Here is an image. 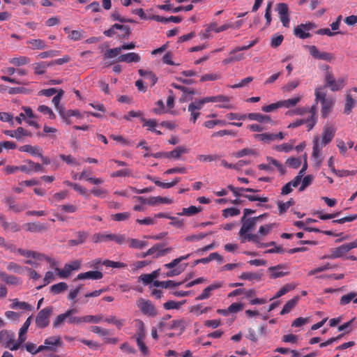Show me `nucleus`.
<instances>
[{
	"instance_id": "obj_18",
	"label": "nucleus",
	"mask_w": 357,
	"mask_h": 357,
	"mask_svg": "<svg viewBox=\"0 0 357 357\" xmlns=\"http://www.w3.org/2000/svg\"><path fill=\"white\" fill-rule=\"evenodd\" d=\"M44 344L54 348L55 350H50L54 352L57 351L58 347H62L63 346V342L59 336L49 337L45 340Z\"/></svg>"
},
{
	"instance_id": "obj_17",
	"label": "nucleus",
	"mask_w": 357,
	"mask_h": 357,
	"mask_svg": "<svg viewBox=\"0 0 357 357\" xmlns=\"http://www.w3.org/2000/svg\"><path fill=\"white\" fill-rule=\"evenodd\" d=\"M103 277V274L102 272L98 271H90L85 273H81L77 275V280H86V279H91V280H100Z\"/></svg>"
},
{
	"instance_id": "obj_10",
	"label": "nucleus",
	"mask_w": 357,
	"mask_h": 357,
	"mask_svg": "<svg viewBox=\"0 0 357 357\" xmlns=\"http://www.w3.org/2000/svg\"><path fill=\"white\" fill-rule=\"evenodd\" d=\"M254 138L257 140L269 144L273 141L282 140L284 138V134L282 132H279L277 134L265 132L256 134L254 135Z\"/></svg>"
},
{
	"instance_id": "obj_49",
	"label": "nucleus",
	"mask_w": 357,
	"mask_h": 357,
	"mask_svg": "<svg viewBox=\"0 0 357 357\" xmlns=\"http://www.w3.org/2000/svg\"><path fill=\"white\" fill-rule=\"evenodd\" d=\"M108 324H112L116 326L118 329H121V327L124 325L125 320L124 319H118L115 316H110L107 317L105 319Z\"/></svg>"
},
{
	"instance_id": "obj_5",
	"label": "nucleus",
	"mask_w": 357,
	"mask_h": 357,
	"mask_svg": "<svg viewBox=\"0 0 357 357\" xmlns=\"http://www.w3.org/2000/svg\"><path fill=\"white\" fill-rule=\"evenodd\" d=\"M116 30L123 31V34H118L119 39H128L131 33L130 27L128 25L119 24H113L110 29L105 30L103 33L107 37H112L116 33Z\"/></svg>"
},
{
	"instance_id": "obj_55",
	"label": "nucleus",
	"mask_w": 357,
	"mask_h": 357,
	"mask_svg": "<svg viewBox=\"0 0 357 357\" xmlns=\"http://www.w3.org/2000/svg\"><path fill=\"white\" fill-rule=\"evenodd\" d=\"M241 213L240 210L236 208L231 207L222 210V215L225 218L233 217L239 215Z\"/></svg>"
},
{
	"instance_id": "obj_36",
	"label": "nucleus",
	"mask_w": 357,
	"mask_h": 357,
	"mask_svg": "<svg viewBox=\"0 0 357 357\" xmlns=\"http://www.w3.org/2000/svg\"><path fill=\"white\" fill-rule=\"evenodd\" d=\"M0 279L8 284H18V278L14 275H8L5 272H3V271H0Z\"/></svg>"
},
{
	"instance_id": "obj_3",
	"label": "nucleus",
	"mask_w": 357,
	"mask_h": 357,
	"mask_svg": "<svg viewBox=\"0 0 357 357\" xmlns=\"http://www.w3.org/2000/svg\"><path fill=\"white\" fill-rule=\"evenodd\" d=\"M357 248V241L343 244L337 248L331 249V254L324 255L321 259H337L342 257L351 250Z\"/></svg>"
},
{
	"instance_id": "obj_54",
	"label": "nucleus",
	"mask_w": 357,
	"mask_h": 357,
	"mask_svg": "<svg viewBox=\"0 0 357 357\" xmlns=\"http://www.w3.org/2000/svg\"><path fill=\"white\" fill-rule=\"evenodd\" d=\"M294 201L293 200V199H290L288 202H278V209H279V212H280V214H282L284 212H285L291 206L294 205Z\"/></svg>"
},
{
	"instance_id": "obj_33",
	"label": "nucleus",
	"mask_w": 357,
	"mask_h": 357,
	"mask_svg": "<svg viewBox=\"0 0 357 357\" xmlns=\"http://www.w3.org/2000/svg\"><path fill=\"white\" fill-rule=\"evenodd\" d=\"M351 301H354V303H357V293L356 292H350L347 294L343 295L340 298V304L342 305H345L349 303Z\"/></svg>"
},
{
	"instance_id": "obj_27",
	"label": "nucleus",
	"mask_w": 357,
	"mask_h": 357,
	"mask_svg": "<svg viewBox=\"0 0 357 357\" xmlns=\"http://www.w3.org/2000/svg\"><path fill=\"white\" fill-rule=\"evenodd\" d=\"M299 301V296H294L293 298L289 300L284 305L282 310L280 312V314L289 313L298 303Z\"/></svg>"
},
{
	"instance_id": "obj_37",
	"label": "nucleus",
	"mask_w": 357,
	"mask_h": 357,
	"mask_svg": "<svg viewBox=\"0 0 357 357\" xmlns=\"http://www.w3.org/2000/svg\"><path fill=\"white\" fill-rule=\"evenodd\" d=\"M231 27H232V25L230 24H225L220 26H217L215 23H210L206 28V31L210 32L214 31L215 33H220Z\"/></svg>"
},
{
	"instance_id": "obj_56",
	"label": "nucleus",
	"mask_w": 357,
	"mask_h": 357,
	"mask_svg": "<svg viewBox=\"0 0 357 357\" xmlns=\"http://www.w3.org/2000/svg\"><path fill=\"white\" fill-rule=\"evenodd\" d=\"M34 73L37 75H43L46 70V62H39L33 64Z\"/></svg>"
},
{
	"instance_id": "obj_8",
	"label": "nucleus",
	"mask_w": 357,
	"mask_h": 357,
	"mask_svg": "<svg viewBox=\"0 0 357 357\" xmlns=\"http://www.w3.org/2000/svg\"><path fill=\"white\" fill-rule=\"evenodd\" d=\"M266 160L268 161V164H259L258 165L257 167L260 170H264L266 172H273V168L271 167L272 165H274L281 175L284 174L286 169L285 167L276 159L272 158V157H266Z\"/></svg>"
},
{
	"instance_id": "obj_58",
	"label": "nucleus",
	"mask_w": 357,
	"mask_h": 357,
	"mask_svg": "<svg viewBox=\"0 0 357 357\" xmlns=\"http://www.w3.org/2000/svg\"><path fill=\"white\" fill-rule=\"evenodd\" d=\"M20 127H18L16 130H5L3 131V132L10 137L15 138L17 140H21L22 139V135L21 132H19Z\"/></svg>"
},
{
	"instance_id": "obj_63",
	"label": "nucleus",
	"mask_w": 357,
	"mask_h": 357,
	"mask_svg": "<svg viewBox=\"0 0 357 357\" xmlns=\"http://www.w3.org/2000/svg\"><path fill=\"white\" fill-rule=\"evenodd\" d=\"M314 95L316 102L320 101L322 102L324 100H328V98H326V93L321 89H317L314 91Z\"/></svg>"
},
{
	"instance_id": "obj_42",
	"label": "nucleus",
	"mask_w": 357,
	"mask_h": 357,
	"mask_svg": "<svg viewBox=\"0 0 357 357\" xmlns=\"http://www.w3.org/2000/svg\"><path fill=\"white\" fill-rule=\"evenodd\" d=\"M202 211L201 207H197L195 206H190L188 208H183L181 213H179L178 215H193Z\"/></svg>"
},
{
	"instance_id": "obj_15",
	"label": "nucleus",
	"mask_w": 357,
	"mask_h": 357,
	"mask_svg": "<svg viewBox=\"0 0 357 357\" xmlns=\"http://www.w3.org/2000/svg\"><path fill=\"white\" fill-rule=\"evenodd\" d=\"M202 106L200 103L195 100L194 102H192L188 107V111L190 113V121L195 123L196 121L200 116L199 110L202 109Z\"/></svg>"
},
{
	"instance_id": "obj_39",
	"label": "nucleus",
	"mask_w": 357,
	"mask_h": 357,
	"mask_svg": "<svg viewBox=\"0 0 357 357\" xmlns=\"http://www.w3.org/2000/svg\"><path fill=\"white\" fill-rule=\"evenodd\" d=\"M63 91L62 89H60L58 91L57 94L52 98V102L55 105L56 109L59 110L60 115L62 116L63 117H64V113L61 106L59 105V103L61 98L63 95Z\"/></svg>"
},
{
	"instance_id": "obj_29",
	"label": "nucleus",
	"mask_w": 357,
	"mask_h": 357,
	"mask_svg": "<svg viewBox=\"0 0 357 357\" xmlns=\"http://www.w3.org/2000/svg\"><path fill=\"white\" fill-rule=\"evenodd\" d=\"M17 252L22 256H24V257H33V259H38V260H42L44 258H45L44 255L40 254V253H37V252H33V251L26 250H23V249H21V248H19L17 250Z\"/></svg>"
},
{
	"instance_id": "obj_35",
	"label": "nucleus",
	"mask_w": 357,
	"mask_h": 357,
	"mask_svg": "<svg viewBox=\"0 0 357 357\" xmlns=\"http://www.w3.org/2000/svg\"><path fill=\"white\" fill-rule=\"evenodd\" d=\"M10 307L13 309H22L28 311H31L32 309L31 305L24 301H20L17 298L12 301Z\"/></svg>"
},
{
	"instance_id": "obj_4",
	"label": "nucleus",
	"mask_w": 357,
	"mask_h": 357,
	"mask_svg": "<svg viewBox=\"0 0 357 357\" xmlns=\"http://www.w3.org/2000/svg\"><path fill=\"white\" fill-rule=\"evenodd\" d=\"M53 312V307L52 306H48L38 313L36 317V326L39 328H45L50 324V317L51 316Z\"/></svg>"
},
{
	"instance_id": "obj_61",
	"label": "nucleus",
	"mask_w": 357,
	"mask_h": 357,
	"mask_svg": "<svg viewBox=\"0 0 357 357\" xmlns=\"http://www.w3.org/2000/svg\"><path fill=\"white\" fill-rule=\"evenodd\" d=\"M141 121L143 123V126L148 127V129L151 131H153L155 127L157 125L155 120L154 119H146L144 117L140 119Z\"/></svg>"
},
{
	"instance_id": "obj_31",
	"label": "nucleus",
	"mask_w": 357,
	"mask_h": 357,
	"mask_svg": "<svg viewBox=\"0 0 357 357\" xmlns=\"http://www.w3.org/2000/svg\"><path fill=\"white\" fill-rule=\"evenodd\" d=\"M29 62H30V59L29 57L24 56L13 57V58H10L9 59V63L10 64H13L15 66H17V67L26 65Z\"/></svg>"
},
{
	"instance_id": "obj_41",
	"label": "nucleus",
	"mask_w": 357,
	"mask_h": 357,
	"mask_svg": "<svg viewBox=\"0 0 357 357\" xmlns=\"http://www.w3.org/2000/svg\"><path fill=\"white\" fill-rule=\"evenodd\" d=\"M295 285L293 283H288L284 285L273 296L272 299L278 298L280 296L286 294L291 290L294 289L295 288Z\"/></svg>"
},
{
	"instance_id": "obj_60",
	"label": "nucleus",
	"mask_w": 357,
	"mask_h": 357,
	"mask_svg": "<svg viewBox=\"0 0 357 357\" xmlns=\"http://www.w3.org/2000/svg\"><path fill=\"white\" fill-rule=\"evenodd\" d=\"M130 217V213L128 212L119 213L112 215V219L114 221H124Z\"/></svg>"
},
{
	"instance_id": "obj_40",
	"label": "nucleus",
	"mask_w": 357,
	"mask_h": 357,
	"mask_svg": "<svg viewBox=\"0 0 357 357\" xmlns=\"http://www.w3.org/2000/svg\"><path fill=\"white\" fill-rule=\"evenodd\" d=\"M345 85V79L339 78L337 80H333V82L328 84L326 87H329L332 91H337L342 89Z\"/></svg>"
},
{
	"instance_id": "obj_51",
	"label": "nucleus",
	"mask_w": 357,
	"mask_h": 357,
	"mask_svg": "<svg viewBox=\"0 0 357 357\" xmlns=\"http://www.w3.org/2000/svg\"><path fill=\"white\" fill-rule=\"evenodd\" d=\"M354 100L352 98L351 96L349 94H347L346 96V102L344 105V112L347 114H350L351 112L352 108L354 106Z\"/></svg>"
},
{
	"instance_id": "obj_59",
	"label": "nucleus",
	"mask_w": 357,
	"mask_h": 357,
	"mask_svg": "<svg viewBox=\"0 0 357 357\" xmlns=\"http://www.w3.org/2000/svg\"><path fill=\"white\" fill-rule=\"evenodd\" d=\"M139 323V330L136 335V341L144 340L145 337L144 324L142 321L137 320Z\"/></svg>"
},
{
	"instance_id": "obj_6",
	"label": "nucleus",
	"mask_w": 357,
	"mask_h": 357,
	"mask_svg": "<svg viewBox=\"0 0 357 357\" xmlns=\"http://www.w3.org/2000/svg\"><path fill=\"white\" fill-rule=\"evenodd\" d=\"M137 305L142 314L149 317H154L158 314V312L153 303L144 298H139L137 301Z\"/></svg>"
},
{
	"instance_id": "obj_20",
	"label": "nucleus",
	"mask_w": 357,
	"mask_h": 357,
	"mask_svg": "<svg viewBox=\"0 0 357 357\" xmlns=\"http://www.w3.org/2000/svg\"><path fill=\"white\" fill-rule=\"evenodd\" d=\"M23 227L30 232H42L46 231L47 229L44 224L38 222H29L24 225Z\"/></svg>"
},
{
	"instance_id": "obj_2",
	"label": "nucleus",
	"mask_w": 357,
	"mask_h": 357,
	"mask_svg": "<svg viewBox=\"0 0 357 357\" xmlns=\"http://www.w3.org/2000/svg\"><path fill=\"white\" fill-rule=\"evenodd\" d=\"M92 238L93 241L96 243L114 241L119 245H123L126 243V236L121 234L96 233L93 235Z\"/></svg>"
},
{
	"instance_id": "obj_24",
	"label": "nucleus",
	"mask_w": 357,
	"mask_h": 357,
	"mask_svg": "<svg viewBox=\"0 0 357 357\" xmlns=\"http://www.w3.org/2000/svg\"><path fill=\"white\" fill-rule=\"evenodd\" d=\"M334 103L335 102L332 98H328V100H324V102H321V113L323 118L327 117L331 109L333 108Z\"/></svg>"
},
{
	"instance_id": "obj_23",
	"label": "nucleus",
	"mask_w": 357,
	"mask_h": 357,
	"mask_svg": "<svg viewBox=\"0 0 357 357\" xmlns=\"http://www.w3.org/2000/svg\"><path fill=\"white\" fill-rule=\"evenodd\" d=\"M248 118L251 121H257L259 123H273V121L271 117L268 115H264L260 113H249L248 114Z\"/></svg>"
},
{
	"instance_id": "obj_45",
	"label": "nucleus",
	"mask_w": 357,
	"mask_h": 357,
	"mask_svg": "<svg viewBox=\"0 0 357 357\" xmlns=\"http://www.w3.org/2000/svg\"><path fill=\"white\" fill-rule=\"evenodd\" d=\"M68 288V285L66 282H61L57 284H53L51 288V292L54 294H59L62 291L66 290Z\"/></svg>"
},
{
	"instance_id": "obj_16",
	"label": "nucleus",
	"mask_w": 357,
	"mask_h": 357,
	"mask_svg": "<svg viewBox=\"0 0 357 357\" xmlns=\"http://www.w3.org/2000/svg\"><path fill=\"white\" fill-rule=\"evenodd\" d=\"M287 266L285 264H278L275 266H271L268 268V271L270 273V278L273 279L282 278L288 274V272H284L283 270L286 269Z\"/></svg>"
},
{
	"instance_id": "obj_12",
	"label": "nucleus",
	"mask_w": 357,
	"mask_h": 357,
	"mask_svg": "<svg viewBox=\"0 0 357 357\" xmlns=\"http://www.w3.org/2000/svg\"><path fill=\"white\" fill-rule=\"evenodd\" d=\"M241 222L242 224L241 228L240 229L239 231V235L241 236H243L249 231H252L255 228L257 223L253 218L245 217H242L241 219Z\"/></svg>"
},
{
	"instance_id": "obj_50",
	"label": "nucleus",
	"mask_w": 357,
	"mask_h": 357,
	"mask_svg": "<svg viewBox=\"0 0 357 357\" xmlns=\"http://www.w3.org/2000/svg\"><path fill=\"white\" fill-rule=\"evenodd\" d=\"M59 54H60L59 51L51 50H48L46 52H40L38 54L37 57L43 59H46V58L55 57V56H59Z\"/></svg>"
},
{
	"instance_id": "obj_44",
	"label": "nucleus",
	"mask_w": 357,
	"mask_h": 357,
	"mask_svg": "<svg viewBox=\"0 0 357 357\" xmlns=\"http://www.w3.org/2000/svg\"><path fill=\"white\" fill-rule=\"evenodd\" d=\"M257 155V152L255 150L250 148H245L241 150L238 151L237 152L234 153V155L237 158H242L245 155Z\"/></svg>"
},
{
	"instance_id": "obj_7",
	"label": "nucleus",
	"mask_w": 357,
	"mask_h": 357,
	"mask_svg": "<svg viewBox=\"0 0 357 357\" xmlns=\"http://www.w3.org/2000/svg\"><path fill=\"white\" fill-rule=\"evenodd\" d=\"M316 27L317 25L313 22L301 24L295 27L294 34L301 39L308 38L311 37V34L308 31Z\"/></svg>"
},
{
	"instance_id": "obj_28",
	"label": "nucleus",
	"mask_w": 357,
	"mask_h": 357,
	"mask_svg": "<svg viewBox=\"0 0 357 357\" xmlns=\"http://www.w3.org/2000/svg\"><path fill=\"white\" fill-rule=\"evenodd\" d=\"M75 236H76V238L71 239L68 241V244L70 245H77L83 243L86 241V239L88 236V234L85 231H79L76 233Z\"/></svg>"
},
{
	"instance_id": "obj_26",
	"label": "nucleus",
	"mask_w": 357,
	"mask_h": 357,
	"mask_svg": "<svg viewBox=\"0 0 357 357\" xmlns=\"http://www.w3.org/2000/svg\"><path fill=\"white\" fill-rule=\"evenodd\" d=\"M21 152H26L30 153L31 155H39L41 153V149L39 146H31L29 144L22 146L19 148Z\"/></svg>"
},
{
	"instance_id": "obj_64",
	"label": "nucleus",
	"mask_w": 357,
	"mask_h": 357,
	"mask_svg": "<svg viewBox=\"0 0 357 357\" xmlns=\"http://www.w3.org/2000/svg\"><path fill=\"white\" fill-rule=\"evenodd\" d=\"M121 52V49L120 47L109 49L105 54V57L107 59L114 58L119 54Z\"/></svg>"
},
{
	"instance_id": "obj_32",
	"label": "nucleus",
	"mask_w": 357,
	"mask_h": 357,
	"mask_svg": "<svg viewBox=\"0 0 357 357\" xmlns=\"http://www.w3.org/2000/svg\"><path fill=\"white\" fill-rule=\"evenodd\" d=\"M173 202L172 199L169 197H151L149 201V205L154 206L158 204H172Z\"/></svg>"
},
{
	"instance_id": "obj_62",
	"label": "nucleus",
	"mask_w": 357,
	"mask_h": 357,
	"mask_svg": "<svg viewBox=\"0 0 357 357\" xmlns=\"http://www.w3.org/2000/svg\"><path fill=\"white\" fill-rule=\"evenodd\" d=\"M132 172L130 169H120L113 172L111 174L112 177H121V176H132Z\"/></svg>"
},
{
	"instance_id": "obj_38",
	"label": "nucleus",
	"mask_w": 357,
	"mask_h": 357,
	"mask_svg": "<svg viewBox=\"0 0 357 357\" xmlns=\"http://www.w3.org/2000/svg\"><path fill=\"white\" fill-rule=\"evenodd\" d=\"M126 243H129L130 248L136 249H142L147 245V243L144 241H139L135 238H128L127 237Z\"/></svg>"
},
{
	"instance_id": "obj_53",
	"label": "nucleus",
	"mask_w": 357,
	"mask_h": 357,
	"mask_svg": "<svg viewBox=\"0 0 357 357\" xmlns=\"http://www.w3.org/2000/svg\"><path fill=\"white\" fill-rule=\"evenodd\" d=\"M102 265L115 268H126L127 266V265L123 262L114 261L108 259L103 261Z\"/></svg>"
},
{
	"instance_id": "obj_1",
	"label": "nucleus",
	"mask_w": 357,
	"mask_h": 357,
	"mask_svg": "<svg viewBox=\"0 0 357 357\" xmlns=\"http://www.w3.org/2000/svg\"><path fill=\"white\" fill-rule=\"evenodd\" d=\"M336 128L332 124L327 123L324 126L321 141L319 135L314 137L313 147H312V156L314 158H318L321 154V149L323 146L328 144L335 137Z\"/></svg>"
},
{
	"instance_id": "obj_13",
	"label": "nucleus",
	"mask_w": 357,
	"mask_h": 357,
	"mask_svg": "<svg viewBox=\"0 0 357 357\" xmlns=\"http://www.w3.org/2000/svg\"><path fill=\"white\" fill-rule=\"evenodd\" d=\"M80 267V263L78 261H73L70 264H66L63 270L56 268L55 270L61 278H68L71 271L78 270Z\"/></svg>"
},
{
	"instance_id": "obj_47",
	"label": "nucleus",
	"mask_w": 357,
	"mask_h": 357,
	"mask_svg": "<svg viewBox=\"0 0 357 357\" xmlns=\"http://www.w3.org/2000/svg\"><path fill=\"white\" fill-rule=\"evenodd\" d=\"M240 279L242 280H261V275L252 273V272H245L242 273L241 275L239 276Z\"/></svg>"
},
{
	"instance_id": "obj_48",
	"label": "nucleus",
	"mask_w": 357,
	"mask_h": 357,
	"mask_svg": "<svg viewBox=\"0 0 357 357\" xmlns=\"http://www.w3.org/2000/svg\"><path fill=\"white\" fill-rule=\"evenodd\" d=\"M68 320V316L64 312L63 314H59L55 320L52 323L53 328H57L61 326L66 321Z\"/></svg>"
},
{
	"instance_id": "obj_11",
	"label": "nucleus",
	"mask_w": 357,
	"mask_h": 357,
	"mask_svg": "<svg viewBox=\"0 0 357 357\" xmlns=\"http://www.w3.org/2000/svg\"><path fill=\"white\" fill-rule=\"evenodd\" d=\"M277 10L280 20L284 27L289 26L290 19L289 16V8L287 3H279L277 5Z\"/></svg>"
},
{
	"instance_id": "obj_22",
	"label": "nucleus",
	"mask_w": 357,
	"mask_h": 357,
	"mask_svg": "<svg viewBox=\"0 0 357 357\" xmlns=\"http://www.w3.org/2000/svg\"><path fill=\"white\" fill-rule=\"evenodd\" d=\"M188 152V149L185 146H179L172 151L165 153V155L166 158L178 159L182 154L187 153Z\"/></svg>"
},
{
	"instance_id": "obj_34",
	"label": "nucleus",
	"mask_w": 357,
	"mask_h": 357,
	"mask_svg": "<svg viewBox=\"0 0 357 357\" xmlns=\"http://www.w3.org/2000/svg\"><path fill=\"white\" fill-rule=\"evenodd\" d=\"M301 100V96H296L287 100H280L281 107L291 108L296 106Z\"/></svg>"
},
{
	"instance_id": "obj_57",
	"label": "nucleus",
	"mask_w": 357,
	"mask_h": 357,
	"mask_svg": "<svg viewBox=\"0 0 357 357\" xmlns=\"http://www.w3.org/2000/svg\"><path fill=\"white\" fill-rule=\"evenodd\" d=\"M300 84V82L298 79H294L289 82H288L287 84H285L282 88V91L284 92H290L294 89H296Z\"/></svg>"
},
{
	"instance_id": "obj_52",
	"label": "nucleus",
	"mask_w": 357,
	"mask_h": 357,
	"mask_svg": "<svg viewBox=\"0 0 357 357\" xmlns=\"http://www.w3.org/2000/svg\"><path fill=\"white\" fill-rule=\"evenodd\" d=\"M220 155L217 154L212 155H199L197 159L202 162H212L220 159Z\"/></svg>"
},
{
	"instance_id": "obj_46",
	"label": "nucleus",
	"mask_w": 357,
	"mask_h": 357,
	"mask_svg": "<svg viewBox=\"0 0 357 357\" xmlns=\"http://www.w3.org/2000/svg\"><path fill=\"white\" fill-rule=\"evenodd\" d=\"M294 143V141H292V142L291 144L284 143V144H280V145H275L273 149H274V150L279 151V152L289 153V151H291L293 149Z\"/></svg>"
},
{
	"instance_id": "obj_19",
	"label": "nucleus",
	"mask_w": 357,
	"mask_h": 357,
	"mask_svg": "<svg viewBox=\"0 0 357 357\" xmlns=\"http://www.w3.org/2000/svg\"><path fill=\"white\" fill-rule=\"evenodd\" d=\"M140 56L135 52H130L125 54H121L118 57V61L126 63H137L140 61Z\"/></svg>"
},
{
	"instance_id": "obj_9",
	"label": "nucleus",
	"mask_w": 357,
	"mask_h": 357,
	"mask_svg": "<svg viewBox=\"0 0 357 357\" xmlns=\"http://www.w3.org/2000/svg\"><path fill=\"white\" fill-rule=\"evenodd\" d=\"M309 53L316 59L331 61L334 56L332 53L326 52H320L315 45H307Z\"/></svg>"
},
{
	"instance_id": "obj_30",
	"label": "nucleus",
	"mask_w": 357,
	"mask_h": 357,
	"mask_svg": "<svg viewBox=\"0 0 357 357\" xmlns=\"http://www.w3.org/2000/svg\"><path fill=\"white\" fill-rule=\"evenodd\" d=\"M183 283V282H176L173 280H167V281L155 280L153 282V285L155 287H160L162 288L167 289L169 287H175L179 286V285L182 284Z\"/></svg>"
},
{
	"instance_id": "obj_14",
	"label": "nucleus",
	"mask_w": 357,
	"mask_h": 357,
	"mask_svg": "<svg viewBox=\"0 0 357 357\" xmlns=\"http://www.w3.org/2000/svg\"><path fill=\"white\" fill-rule=\"evenodd\" d=\"M223 286L222 282H215L211 285L206 287L201 294L197 296L195 298L196 301H202L208 298L211 296V291L218 289Z\"/></svg>"
},
{
	"instance_id": "obj_25",
	"label": "nucleus",
	"mask_w": 357,
	"mask_h": 357,
	"mask_svg": "<svg viewBox=\"0 0 357 357\" xmlns=\"http://www.w3.org/2000/svg\"><path fill=\"white\" fill-rule=\"evenodd\" d=\"M26 44L33 50H44L47 47L45 41L41 39H30L26 41Z\"/></svg>"
},
{
	"instance_id": "obj_21",
	"label": "nucleus",
	"mask_w": 357,
	"mask_h": 357,
	"mask_svg": "<svg viewBox=\"0 0 357 357\" xmlns=\"http://www.w3.org/2000/svg\"><path fill=\"white\" fill-rule=\"evenodd\" d=\"M15 333L7 330L0 331V343L3 342L6 344H13L15 342Z\"/></svg>"
},
{
	"instance_id": "obj_43",
	"label": "nucleus",
	"mask_w": 357,
	"mask_h": 357,
	"mask_svg": "<svg viewBox=\"0 0 357 357\" xmlns=\"http://www.w3.org/2000/svg\"><path fill=\"white\" fill-rule=\"evenodd\" d=\"M102 314L98 315H85L82 317L83 323L98 324L102 320Z\"/></svg>"
}]
</instances>
